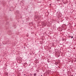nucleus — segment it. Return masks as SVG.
Wrapping results in <instances>:
<instances>
[{
  "label": "nucleus",
  "mask_w": 76,
  "mask_h": 76,
  "mask_svg": "<svg viewBox=\"0 0 76 76\" xmlns=\"http://www.w3.org/2000/svg\"><path fill=\"white\" fill-rule=\"evenodd\" d=\"M70 37H71V36H69Z\"/></svg>",
  "instance_id": "obj_3"
},
{
  "label": "nucleus",
  "mask_w": 76,
  "mask_h": 76,
  "mask_svg": "<svg viewBox=\"0 0 76 76\" xmlns=\"http://www.w3.org/2000/svg\"><path fill=\"white\" fill-rule=\"evenodd\" d=\"M24 75H25V74Z\"/></svg>",
  "instance_id": "obj_4"
},
{
  "label": "nucleus",
  "mask_w": 76,
  "mask_h": 76,
  "mask_svg": "<svg viewBox=\"0 0 76 76\" xmlns=\"http://www.w3.org/2000/svg\"><path fill=\"white\" fill-rule=\"evenodd\" d=\"M73 38V36H72L71 37V39H72V38Z\"/></svg>",
  "instance_id": "obj_2"
},
{
  "label": "nucleus",
  "mask_w": 76,
  "mask_h": 76,
  "mask_svg": "<svg viewBox=\"0 0 76 76\" xmlns=\"http://www.w3.org/2000/svg\"><path fill=\"white\" fill-rule=\"evenodd\" d=\"M33 75L34 76H37V74L36 73H34L33 74Z\"/></svg>",
  "instance_id": "obj_1"
}]
</instances>
